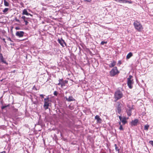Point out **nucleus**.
Masks as SVG:
<instances>
[{"instance_id":"nucleus-1","label":"nucleus","mask_w":153,"mask_h":153,"mask_svg":"<svg viewBox=\"0 0 153 153\" xmlns=\"http://www.w3.org/2000/svg\"><path fill=\"white\" fill-rule=\"evenodd\" d=\"M123 97V94L122 92L120 90H117L115 93L114 94V98H115V101H116L117 100L120 99Z\"/></svg>"},{"instance_id":"nucleus-2","label":"nucleus","mask_w":153,"mask_h":153,"mask_svg":"<svg viewBox=\"0 0 153 153\" xmlns=\"http://www.w3.org/2000/svg\"><path fill=\"white\" fill-rule=\"evenodd\" d=\"M133 25L135 29L138 31H141L143 29L142 25L137 21H135Z\"/></svg>"},{"instance_id":"nucleus-3","label":"nucleus","mask_w":153,"mask_h":153,"mask_svg":"<svg viewBox=\"0 0 153 153\" xmlns=\"http://www.w3.org/2000/svg\"><path fill=\"white\" fill-rule=\"evenodd\" d=\"M119 72L117 70V68L116 67H115L110 71V74L111 76H113L117 74H119Z\"/></svg>"},{"instance_id":"nucleus-4","label":"nucleus","mask_w":153,"mask_h":153,"mask_svg":"<svg viewBox=\"0 0 153 153\" xmlns=\"http://www.w3.org/2000/svg\"><path fill=\"white\" fill-rule=\"evenodd\" d=\"M127 108L126 109V112L127 113L128 115L130 116L131 115V111L133 109V106H131L129 105H127Z\"/></svg>"},{"instance_id":"nucleus-5","label":"nucleus","mask_w":153,"mask_h":153,"mask_svg":"<svg viewBox=\"0 0 153 153\" xmlns=\"http://www.w3.org/2000/svg\"><path fill=\"white\" fill-rule=\"evenodd\" d=\"M49 98H45L44 99V107L45 109H47L48 108L49 103Z\"/></svg>"},{"instance_id":"nucleus-6","label":"nucleus","mask_w":153,"mask_h":153,"mask_svg":"<svg viewBox=\"0 0 153 153\" xmlns=\"http://www.w3.org/2000/svg\"><path fill=\"white\" fill-rule=\"evenodd\" d=\"M117 111L119 114H120L121 111V107L122 105V104L118 102H117Z\"/></svg>"},{"instance_id":"nucleus-7","label":"nucleus","mask_w":153,"mask_h":153,"mask_svg":"<svg viewBox=\"0 0 153 153\" xmlns=\"http://www.w3.org/2000/svg\"><path fill=\"white\" fill-rule=\"evenodd\" d=\"M24 33L22 31H17L16 33V35L19 37H21L23 36Z\"/></svg>"},{"instance_id":"nucleus-8","label":"nucleus","mask_w":153,"mask_h":153,"mask_svg":"<svg viewBox=\"0 0 153 153\" xmlns=\"http://www.w3.org/2000/svg\"><path fill=\"white\" fill-rule=\"evenodd\" d=\"M58 42L63 47H64L65 45H66V43L62 38L61 39H58Z\"/></svg>"},{"instance_id":"nucleus-9","label":"nucleus","mask_w":153,"mask_h":153,"mask_svg":"<svg viewBox=\"0 0 153 153\" xmlns=\"http://www.w3.org/2000/svg\"><path fill=\"white\" fill-rule=\"evenodd\" d=\"M21 19H22V21H24L25 22V25H27L28 23L27 21L28 20L29 18L26 17L24 16H23L22 17Z\"/></svg>"},{"instance_id":"nucleus-10","label":"nucleus","mask_w":153,"mask_h":153,"mask_svg":"<svg viewBox=\"0 0 153 153\" xmlns=\"http://www.w3.org/2000/svg\"><path fill=\"white\" fill-rule=\"evenodd\" d=\"M133 84L132 80H127V84L128 87L130 88H132V85Z\"/></svg>"},{"instance_id":"nucleus-11","label":"nucleus","mask_w":153,"mask_h":153,"mask_svg":"<svg viewBox=\"0 0 153 153\" xmlns=\"http://www.w3.org/2000/svg\"><path fill=\"white\" fill-rule=\"evenodd\" d=\"M65 98L66 100L68 102H71L75 100V99L71 96H69L68 98L66 97H65Z\"/></svg>"},{"instance_id":"nucleus-12","label":"nucleus","mask_w":153,"mask_h":153,"mask_svg":"<svg viewBox=\"0 0 153 153\" xmlns=\"http://www.w3.org/2000/svg\"><path fill=\"white\" fill-rule=\"evenodd\" d=\"M138 122V120L137 119H135L134 120H132L131 123V125L132 126H136Z\"/></svg>"},{"instance_id":"nucleus-13","label":"nucleus","mask_w":153,"mask_h":153,"mask_svg":"<svg viewBox=\"0 0 153 153\" xmlns=\"http://www.w3.org/2000/svg\"><path fill=\"white\" fill-rule=\"evenodd\" d=\"M22 14L27 16L30 15V16H32V15L28 13L27 10L26 9H25L23 10Z\"/></svg>"},{"instance_id":"nucleus-14","label":"nucleus","mask_w":153,"mask_h":153,"mask_svg":"<svg viewBox=\"0 0 153 153\" xmlns=\"http://www.w3.org/2000/svg\"><path fill=\"white\" fill-rule=\"evenodd\" d=\"M95 120H97V123H101V120L98 115H97L95 116Z\"/></svg>"},{"instance_id":"nucleus-15","label":"nucleus","mask_w":153,"mask_h":153,"mask_svg":"<svg viewBox=\"0 0 153 153\" xmlns=\"http://www.w3.org/2000/svg\"><path fill=\"white\" fill-rule=\"evenodd\" d=\"M116 62L114 60L108 65L110 68L114 67L116 65Z\"/></svg>"},{"instance_id":"nucleus-16","label":"nucleus","mask_w":153,"mask_h":153,"mask_svg":"<svg viewBox=\"0 0 153 153\" xmlns=\"http://www.w3.org/2000/svg\"><path fill=\"white\" fill-rule=\"evenodd\" d=\"M133 56L132 53L131 52L129 53L127 55L126 59H128Z\"/></svg>"},{"instance_id":"nucleus-17","label":"nucleus","mask_w":153,"mask_h":153,"mask_svg":"<svg viewBox=\"0 0 153 153\" xmlns=\"http://www.w3.org/2000/svg\"><path fill=\"white\" fill-rule=\"evenodd\" d=\"M121 121L122 123L124 125L127 123L126 118L125 117H124Z\"/></svg>"},{"instance_id":"nucleus-18","label":"nucleus","mask_w":153,"mask_h":153,"mask_svg":"<svg viewBox=\"0 0 153 153\" xmlns=\"http://www.w3.org/2000/svg\"><path fill=\"white\" fill-rule=\"evenodd\" d=\"M4 5L5 6H9V4L7 1H6V0H4Z\"/></svg>"},{"instance_id":"nucleus-19","label":"nucleus","mask_w":153,"mask_h":153,"mask_svg":"<svg viewBox=\"0 0 153 153\" xmlns=\"http://www.w3.org/2000/svg\"><path fill=\"white\" fill-rule=\"evenodd\" d=\"M149 127V125H146L144 126V129L146 130H148Z\"/></svg>"},{"instance_id":"nucleus-20","label":"nucleus","mask_w":153,"mask_h":153,"mask_svg":"<svg viewBox=\"0 0 153 153\" xmlns=\"http://www.w3.org/2000/svg\"><path fill=\"white\" fill-rule=\"evenodd\" d=\"M10 106V104H8L6 105H4V106H2L1 107V109L2 110H3L5 108H6V107H9Z\"/></svg>"},{"instance_id":"nucleus-21","label":"nucleus","mask_w":153,"mask_h":153,"mask_svg":"<svg viewBox=\"0 0 153 153\" xmlns=\"http://www.w3.org/2000/svg\"><path fill=\"white\" fill-rule=\"evenodd\" d=\"M114 146L115 147V149L116 150V151H117L118 152H119V151H120V149H118V147H117V145L116 144H115L114 145Z\"/></svg>"},{"instance_id":"nucleus-22","label":"nucleus","mask_w":153,"mask_h":153,"mask_svg":"<svg viewBox=\"0 0 153 153\" xmlns=\"http://www.w3.org/2000/svg\"><path fill=\"white\" fill-rule=\"evenodd\" d=\"M126 0H118L117 2L125 3Z\"/></svg>"},{"instance_id":"nucleus-23","label":"nucleus","mask_w":153,"mask_h":153,"mask_svg":"<svg viewBox=\"0 0 153 153\" xmlns=\"http://www.w3.org/2000/svg\"><path fill=\"white\" fill-rule=\"evenodd\" d=\"M8 8H5L3 11V12L5 13L6 12H7L8 10Z\"/></svg>"},{"instance_id":"nucleus-24","label":"nucleus","mask_w":153,"mask_h":153,"mask_svg":"<svg viewBox=\"0 0 153 153\" xmlns=\"http://www.w3.org/2000/svg\"><path fill=\"white\" fill-rule=\"evenodd\" d=\"M132 76L131 75H129L128 76V77L127 78V80H131V78H132Z\"/></svg>"},{"instance_id":"nucleus-25","label":"nucleus","mask_w":153,"mask_h":153,"mask_svg":"<svg viewBox=\"0 0 153 153\" xmlns=\"http://www.w3.org/2000/svg\"><path fill=\"white\" fill-rule=\"evenodd\" d=\"M1 56L0 57V59L1 61H3L4 60V57L2 54H1Z\"/></svg>"},{"instance_id":"nucleus-26","label":"nucleus","mask_w":153,"mask_h":153,"mask_svg":"<svg viewBox=\"0 0 153 153\" xmlns=\"http://www.w3.org/2000/svg\"><path fill=\"white\" fill-rule=\"evenodd\" d=\"M107 43V42H105V41H102L101 42V45H104L105 44H106Z\"/></svg>"},{"instance_id":"nucleus-27","label":"nucleus","mask_w":153,"mask_h":153,"mask_svg":"<svg viewBox=\"0 0 153 153\" xmlns=\"http://www.w3.org/2000/svg\"><path fill=\"white\" fill-rule=\"evenodd\" d=\"M119 129L120 130H123L122 125H120V127L119 128Z\"/></svg>"},{"instance_id":"nucleus-28","label":"nucleus","mask_w":153,"mask_h":153,"mask_svg":"<svg viewBox=\"0 0 153 153\" xmlns=\"http://www.w3.org/2000/svg\"><path fill=\"white\" fill-rule=\"evenodd\" d=\"M149 143L152 145V146H153V141L150 140L149 141Z\"/></svg>"},{"instance_id":"nucleus-29","label":"nucleus","mask_w":153,"mask_h":153,"mask_svg":"<svg viewBox=\"0 0 153 153\" xmlns=\"http://www.w3.org/2000/svg\"><path fill=\"white\" fill-rule=\"evenodd\" d=\"M61 85L62 86H65V83L64 82H63V81L62 82H61Z\"/></svg>"},{"instance_id":"nucleus-30","label":"nucleus","mask_w":153,"mask_h":153,"mask_svg":"<svg viewBox=\"0 0 153 153\" xmlns=\"http://www.w3.org/2000/svg\"><path fill=\"white\" fill-rule=\"evenodd\" d=\"M53 94L54 95L56 96L57 95L58 93L56 91H55L54 92Z\"/></svg>"},{"instance_id":"nucleus-31","label":"nucleus","mask_w":153,"mask_h":153,"mask_svg":"<svg viewBox=\"0 0 153 153\" xmlns=\"http://www.w3.org/2000/svg\"><path fill=\"white\" fill-rule=\"evenodd\" d=\"M125 2H125V3H130V4L131 3V1H127L126 0H125Z\"/></svg>"},{"instance_id":"nucleus-32","label":"nucleus","mask_w":153,"mask_h":153,"mask_svg":"<svg viewBox=\"0 0 153 153\" xmlns=\"http://www.w3.org/2000/svg\"><path fill=\"white\" fill-rule=\"evenodd\" d=\"M15 20H16V22H18L19 23H20V21L19 20V19H15Z\"/></svg>"},{"instance_id":"nucleus-33","label":"nucleus","mask_w":153,"mask_h":153,"mask_svg":"<svg viewBox=\"0 0 153 153\" xmlns=\"http://www.w3.org/2000/svg\"><path fill=\"white\" fill-rule=\"evenodd\" d=\"M119 118L120 120V121H121L122 120V119H123V118H122V117H121V116H119Z\"/></svg>"},{"instance_id":"nucleus-34","label":"nucleus","mask_w":153,"mask_h":153,"mask_svg":"<svg viewBox=\"0 0 153 153\" xmlns=\"http://www.w3.org/2000/svg\"><path fill=\"white\" fill-rule=\"evenodd\" d=\"M40 96L42 98H44V95L43 94H40Z\"/></svg>"},{"instance_id":"nucleus-35","label":"nucleus","mask_w":153,"mask_h":153,"mask_svg":"<svg viewBox=\"0 0 153 153\" xmlns=\"http://www.w3.org/2000/svg\"><path fill=\"white\" fill-rule=\"evenodd\" d=\"M62 80H63L62 79H59V82H63L62 81Z\"/></svg>"},{"instance_id":"nucleus-36","label":"nucleus","mask_w":153,"mask_h":153,"mask_svg":"<svg viewBox=\"0 0 153 153\" xmlns=\"http://www.w3.org/2000/svg\"><path fill=\"white\" fill-rule=\"evenodd\" d=\"M15 29L16 30H19L20 29L18 27H15Z\"/></svg>"},{"instance_id":"nucleus-37","label":"nucleus","mask_w":153,"mask_h":153,"mask_svg":"<svg viewBox=\"0 0 153 153\" xmlns=\"http://www.w3.org/2000/svg\"><path fill=\"white\" fill-rule=\"evenodd\" d=\"M2 62L4 63H7V62H6L5 61H4V60H3V61H2Z\"/></svg>"},{"instance_id":"nucleus-38","label":"nucleus","mask_w":153,"mask_h":153,"mask_svg":"<svg viewBox=\"0 0 153 153\" xmlns=\"http://www.w3.org/2000/svg\"><path fill=\"white\" fill-rule=\"evenodd\" d=\"M8 40L12 42V40H11V39L10 38H9L8 39Z\"/></svg>"},{"instance_id":"nucleus-39","label":"nucleus","mask_w":153,"mask_h":153,"mask_svg":"<svg viewBox=\"0 0 153 153\" xmlns=\"http://www.w3.org/2000/svg\"><path fill=\"white\" fill-rule=\"evenodd\" d=\"M61 82H59L58 84V85H61Z\"/></svg>"},{"instance_id":"nucleus-40","label":"nucleus","mask_w":153,"mask_h":153,"mask_svg":"<svg viewBox=\"0 0 153 153\" xmlns=\"http://www.w3.org/2000/svg\"><path fill=\"white\" fill-rule=\"evenodd\" d=\"M0 153H6V152L4 151Z\"/></svg>"},{"instance_id":"nucleus-41","label":"nucleus","mask_w":153,"mask_h":153,"mask_svg":"<svg viewBox=\"0 0 153 153\" xmlns=\"http://www.w3.org/2000/svg\"><path fill=\"white\" fill-rule=\"evenodd\" d=\"M84 1H88V2H89L90 1L88 0H84Z\"/></svg>"},{"instance_id":"nucleus-42","label":"nucleus","mask_w":153,"mask_h":153,"mask_svg":"<svg viewBox=\"0 0 153 153\" xmlns=\"http://www.w3.org/2000/svg\"><path fill=\"white\" fill-rule=\"evenodd\" d=\"M1 54H2L0 53V57L1 56Z\"/></svg>"},{"instance_id":"nucleus-43","label":"nucleus","mask_w":153,"mask_h":153,"mask_svg":"<svg viewBox=\"0 0 153 153\" xmlns=\"http://www.w3.org/2000/svg\"><path fill=\"white\" fill-rule=\"evenodd\" d=\"M1 128V126H0V128Z\"/></svg>"},{"instance_id":"nucleus-44","label":"nucleus","mask_w":153,"mask_h":153,"mask_svg":"<svg viewBox=\"0 0 153 153\" xmlns=\"http://www.w3.org/2000/svg\"><path fill=\"white\" fill-rule=\"evenodd\" d=\"M120 123H121L120 122V123H119V124H120Z\"/></svg>"}]
</instances>
